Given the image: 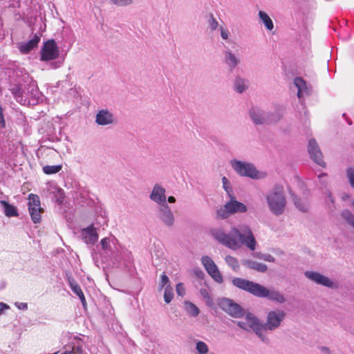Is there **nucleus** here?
<instances>
[{"label":"nucleus","mask_w":354,"mask_h":354,"mask_svg":"<svg viewBox=\"0 0 354 354\" xmlns=\"http://www.w3.org/2000/svg\"><path fill=\"white\" fill-rule=\"evenodd\" d=\"M212 234L220 243L232 250L239 249L242 245L246 246L250 250H254L256 248L255 237L247 225L233 227L228 234L222 229H214Z\"/></svg>","instance_id":"obj_1"},{"label":"nucleus","mask_w":354,"mask_h":354,"mask_svg":"<svg viewBox=\"0 0 354 354\" xmlns=\"http://www.w3.org/2000/svg\"><path fill=\"white\" fill-rule=\"evenodd\" d=\"M232 283L236 287L258 297H267L272 301L282 304L286 301L284 296L277 290H269L264 286L250 281L249 280L236 277L232 280Z\"/></svg>","instance_id":"obj_2"},{"label":"nucleus","mask_w":354,"mask_h":354,"mask_svg":"<svg viewBox=\"0 0 354 354\" xmlns=\"http://www.w3.org/2000/svg\"><path fill=\"white\" fill-rule=\"evenodd\" d=\"M266 202L270 211L274 215H281L286 209V198L281 186L274 187L266 194Z\"/></svg>","instance_id":"obj_3"},{"label":"nucleus","mask_w":354,"mask_h":354,"mask_svg":"<svg viewBox=\"0 0 354 354\" xmlns=\"http://www.w3.org/2000/svg\"><path fill=\"white\" fill-rule=\"evenodd\" d=\"M234 171L241 176L249 177L252 179H259L263 177L254 165L250 162L233 159L230 162Z\"/></svg>","instance_id":"obj_4"},{"label":"nucleus","mask_w":354,"mask_h":354,"mask_svg":"<svg viewBox=\"0 0 354 354\" xmlns=\"http://www.w3.org/2000/svg\"><path fill=\"white\" fill-rule=\"evenodd\" d=\"M236 324L241 328L245 330H253L263 342H268L267 335L266 334H262V324L254 315L251 313L247 314L244 320L239 321Z\"/></svg>","instance_id":"obj_5"},{"label":"nucleus","mask_w":354,"mask_h":354,"mask_svg":"<svg viewBox=\"0 0 354 354\" xmlns=\"http://www.w3.org/2000/svg\"><path fill=\"white\" fill-rule=\"evenodd\" d=\"M103 254L110 257L112 261L120 260V255L118 254V250L121 245L118 240L113 235L102 239L100 243Z\"/></svg>","instance_id":"obj_6"},{"label":"nucleus","mask_w":354,"mask_h":354,"mask_svg":"<svg viewBox=\"0 0 354 354\" xmlns=\"http://www.w3.org/2000/svg\"><path fill=\"white\" fill-rule=\"evenodd\" d=\"M286 317V313L281 310H274L268 312L265 324H262V334L266 330H274L279 328Z\"/></svg>","instance_id":"obj_7"},{"label":"nucleus","mask_w":354,"mask_h":354,"mask_svg":"<svg viewBox=\"0 0 354 354\" xmlns=\"http://www.w3.org/2000/svg\"><path fill=\"white\" fill-rule=\"evenodd\" d=\"M218 305L223 310L231 317L240 318L244 315V311L241 306L232 299L223 298L219 301Z\"/></svg>","instance_id":"obj_8"},{"label":"nucleus","mask_w":354,"mask_h":354,"mask_svg":"<svg viewBox=\"0 0 354 354\" xmlns=\"http://www.w3.org/2000/svg\"><path fill=\"white\" fill-rule=\"evenodd\" d=\"M59 55V49L53 39L45 42L41 49V60L52 61L57 59Z\"/></svg>","instance_id":"obj_9"},{"label":"nucleus","mask_w":354,"mask_h":354,"mask_svg":"<svg viewBox=\"0 0 354 354\" xmlns=\"http://www.w3.org/2000/svg\"><path fill=\"white\" fill-rule=\"evenodd\" d=\"M28 210L31 218L35 223H39L41 221V214L42 209L40 207V200L37 195L30 194L28 196Z\"/></svg>","instance_id":"obj_10"},{"label":"nucleus","mask_w":354,"mask_h":354,"mask_svg":"<svg viewBox=\"0 0 354 354\" xmlns=\"http://www.w3.org/2000/svg\"><path fill=\"white\" fill-rule=\"evenodd\" d=\"M305 276L310 280L314 281L317 284L322 285L330 288H337V283L317 272L306 271Z\"/></svg>","instance_id":"obj_11"},{"label":"nucleus","mask_w":354,"mask_h":354,"mask_svg":"<svg viewBox=\"0 0 354 354\" xmlns=\"http://www.w3.org/2000/svg\"><path fill=\"white\" fill-rule=\"evenodd\" d=\"M201 263L207 273L218 283L223 282V277L214 261L208 256L201 258Z\"/></svg>","instance_id":"obj_12"},{"label":"nucleus","mask_w":354,"mask_h":354,"mask_svg":"<svg viewBox=\"0 0 354 354\" xmlns=\"http://www.w3.org/2000/svg\"><path fill=\"white\" fill-rule=\"evenodd\" d=\"M308 151L310 158L317 165L324 167L325 162L323 160L322 151L315 139L308 141Z\"/></svg>","instance_id":"obj_13"},{"label":"nucleus","mask_w":354,"mask_h":354,"mask_svg":"<svg viewBox=\"0 0 354 354\" xmlns=\"http://www.w3.org/2000/svg\"><path fill=\"white\" fill-rule=\"evenodd\" d=\"M165 189L160 184H156L150 194L149 198L154 203L159 205V207L167 203V196Z\"/></svg>","instance_id":"obj_14"},{"label":"nucleus","mask_w":354,"mask_h":354,"mask_svg":"<svg viewBox=\"0 0 354 354\" xmlns=\"http://www.w3.org/2000/svg\"><path fill=\"white\" fill-rule=\"evenodd\" d=\"M158 217L168 227L172 226L174 223V216L167 204L158 207Z\"/></svg>","instance_id":"obj_15"},{"label":"nucleus","mask_w":354,"mask_h":354,"mask_svg":"<svg viewBox=\"0 0 354 354\" xmlns=\"http://www.w3.org/2000/svg\"><path fill=\"white\" fill-rule=\"evenodd\" d=\"M114 115L107 109L98 111L95 116V122L100 126H106L114 123Z\"/></svg>","instance_id":"obj_16"},{"label":"nucleus","mask_w":354,"mask_h":354,"mask_svg":"<svg viewBox=\"0 0 354 354\" xmlns=\"http://www.w3.org/2000/svg\"><path fill=\"white\" fill-rule=\"evenodd\" d=\"M81 236L82 240L86 243L94 245L98 239V234L93 225L84 228L81 232Z\"/></svg>","instance_id":"obj_17"},{"label":"nucleus","mask_w":354,"mask_h":354,"mask_svg":"<svg viewBox=\"0 0 354 354\" xmlns=\"http://www.w3.org/2000/svg\"><path fill=\"white\" fill-rule=\"evenodd\" d=\"M84 344L81 338L74 336L71 341V349L66 350L62 354H86L83 349Z\"/></svg>","instance_id":"obj_18"},{"label":"nucleus","mask_w":354,"mask_h":354,"mask_svg":"<svg viewBox=\"0 0 354 354\" xmlns=\"http://www.w3.org/2000/svg\"><path fill=\"white\" fill-rule=\"evenodd\" d=\"M230 198V201L225 204V207L231 214L237 212L244 213L247 211L248 208L245 205L236 201L233 196Z\"/></svg>","instance_id":"obj_19"},{"label":"nucleus","mask_w":354,"mask_h":354,"mask_svg":"<svg viewBox=\"0 0 354 354\" xmlns=\"http://www.w3.org/2000/svg\"><path fill=\"white\" fill-rule=\"evenodd\" d=\"M40 35L35 34L32 37L26 42L21 43L19 49L22 53H28L37 46L40 41Z\"/></svg>","instance_id":"obj_20"},{"label":"nucleus","mask_w":354,"mask_h":354,"mask_svg":"<svg viewBox=\"0 0 354 354\" xmlns=\"http://www.w3.org/2000/svg\"><path fill=\"white\" fill-rule=\"evenodd\" d=\"M118 254L120 257V260L113 261L114 263H118L121 266H127L129 264H131L133 262L131 252L126 248L121 245L120 247V250H118Z\"/></svg>","instance_id":"obj_21"},{"label":"nucleus","mask_w":354,"mask_h":354,"mask_svg":"<svg viewBox=\"0 0 354 354\" xmlns=\"http://www.w3.org/2000/svg\"><path fill=\"white\" fill-rule=\"evenodd\" d=\"M224 62L230 70L234 69L240 63L241 59L232 50L227 49L224 51Z\"/></svg>","instance_id":"obj_22"},{"label":"nucleus","mask_w":354,"mask_h":354,"mask_svg":"<svg viewBox=\"0 0 354 354\" xmlns=\"http://www.w3.org/2000/svg\"><path fill=\"white\" fill-rule=\"evenodd\" d=\"M294 84L297 88V97L301 99L310 93V91L306 86V82L301 77H296Z\"/></svg>","instance_id":"obj_23"},{"label":"nucleus","mask_w":354,"mask_h":354,"mask_svg":"<svg viewBox=\"0 0 354 354\" xmlns=\"http://www.w3.org/2000/svg\"><path fill=\"white\" fill-rule=\"evenodd\" d=\"M250 115L256 124L267 123V115L261 110L253 109L250 111Z\"/></svg>","instance_id":"obj_24"},{"label":"nucleus","mask_w":354,"mask_h":354,"mask_svg":"<svg viewBox=\"0 0 354 354\" xmlns=\"http://www.w3.org/2000/svg\"><path fill=\"white\" fill-rule=\"evenodd\" d=\"M68 281L69 286L73 290V292L78 296L83 306L86 304V299L84 295V293L80 288V286L77 284V283L72 278L68 277Z\"/></svg>","instance_id":"obj_25"},{"label":"nucleus","mask_w":354,"mask_h":354,"mask_svg":"<svg viewBox=\"0 0 354 354\" xmlns=\"http://www.w3.org/2000/svg\"><path fill=\"white\" fill-rule=\"evenodd\" d=\"M292 199L295 207L303 212H306L309 209V201L307 199L298 198L295 194H291Z\"/></svg>","instance_id":"obj_26"},{"label":"nucleus","mask_w":354,"mask_h":354,"mask_svg":"<svg viewBox=\"0 0 354 354\" xmlns=\"http://www.w3.org/2000/svg\"><path fill=\"white\" fill-rule=\"evenodd\" d=\"M243 264L248 268L253 269L258 272H264L267 270V266L266 264L259 263L252 260H245Z\"/></svg>","instance_id":"obj_27"},{"label":"nucleus","mask_w":354,"mask_h":354,"mask_svg":"<svg viewBox=\"0 0 354 354\" xmlns=\"http://www.w3.org/2000/svg\"><path fill=\"white\" fill-rule=\"evenodd\" d=\"M248 88V81L241 77H236L234 82V88L239 93H242Z\"/></svg>","instance_id":"obj_28"},{"label":"nucleus","mask_w":354,"mask_h":354,"mask_svg":"<svg viewBox=\"0 0 354 354\" xmlns=\"http://www.w3.org/2000/svg\"><path fill=\"white\" fill-rule=\"evenodd\" d=\"M258 15L261 22L264 25L266 28L270 31L272 30L274 28V24L268 15L262 10L259 11Z\"/></svg>","instance_id":"obj_29"},{"label":"nucleus","mask_w":354,"mask_h":354,"mask_svg":"<svg viewBox=\"0 0 354 354\" xmlns=\"http://www.w3.org/2000/svg\"><path fill=\"white\" fill-rule=\"evenodd\" d=\"M0 204L4 208V214L6 216H17L18 212L17 208L12 205L9 204L6 201H0Z\"/></svg>","instance_id":"obj_30"},{"label":"nucleus","mask_w":354,"mask_h":354,"mask_svg":"<svg viewBox=\"0 0 354 354\" xmlns=\"http://www.w3.org/2000/svg\"><path fill=\"white\" fill-rule=\"evenodd\" d=\"M186 312L192 317H197L199 315V308L192 302L186 301L184 303Z\"/></svg>","instance_id":"obj_31"},{"label":"nucleus","mask_w":354,"mask_h":354,"mask_svg":"<svg viewBox=\"0 0 354 354\" xmlns=\"http://www.w3.org/2000/svg\"><path fill=\"white\" fill-rule=\"evenodd\" d=\"M266 115H267V123H274L281 118L282 111L281 110H277L273 113H266Z\"/></svg>","instance_id":"obj_32"},{"label":"nucleus","mask_w":354,"mask_h":354,"mask_svg":"<svg viewBox=\"0 0 354 354\" xmlns=\"http://www.w3.org/2000/svg\"><path fill=\"white\" fill-rule=\"evenodd\" d=\"M42 169L46 174H54L58 173L62 169V165H46Z\"/></svg>","instance_id":"obj_33"},{"label":"nucleus","mask_w":354,"mask_h":354,"mask_svg":"<svg viewBox=\"0 0 354 354\" xmlns=\"http://www.w3.org/2000/svg\"><path fill=\"white\" fill-rule=\"evenodd\" d=\"M196 350L198 354H207L209 352V346L203 341H197L196 343Z\"/></svg>","instance_id":"obj_34"},{"label":"nucleus","mask_w":354,"mask_h":354,"mask_svg":"<svg viewBox=\"0 0 354 354\" xmlns=\"http://www.w3.org/2000/svg\"><path fill=\"white\" fill-rule=\"evenodd\" d=\"M225 262L227 264L231 267L234 271H236L239 268V264L238 260L232 257V256H227L225 259Z\"/></svg>","instance_id":"obj_35"},{"label":"nucleus","mask_w":354,"mask_h":354,"mask_svg":"<svg viewBox=\"0 0 354 354\" xmlns=\"http://www.w3.org/2000/svg\"><path fill=\"white\" fill-rule=\"evenodd\" d=\"M174 297L173 288L170 285H168L165 288L164 300L167 304L171 301Z\"/></svg>","instance_id":"obj_36"},{"label":"nucleus","mask_w":354,"mask_h":354,"mask_svg":"<svg viewBox=\"0 0 354 354\" xmlns=\"http://www.w3.org/2000/svg\"><path fill=\"white\" fill-rule=\"evenodd\" d=\"M222 183H223V187L227 192V195L230 197H232V194H233V190H232V188L231 187L229 180L225 176H223L222 178Z\"/></svg>","instance_id":"obj_37"},{"label":"nucleus","mask_w":354,"mask_h":354,"mask_svg":"<svg viewBox=\"0 0 354 354\" xmlns=\"http://www.w3.org/2000/svg\"><path fill=\"white\" fill-rule=\"evenodd\" d=\"M342 216L350 224L354 223V215L348 209L342 212Z\"/></svg>","instance_id":"obj_38"},{"label":"nucleus","mask_w":354,"mask_h":354,"mask_svg":"<svg viewBox=\"0 0 354 354\" xmlns=\"http://www.w3.org/2000/svg\"><path fill=\"white\" fill-rule=\"evenodd\" d=\"M111 3L118 7H126L133 3V0H110Z\"/></svg>","instance_id":"obj_39"},{"label":"nucleus","mask_w":354,"mask_h":354,"mask_svg":"<svg viewBox=\"0 0 354 354\" xmlns=\"http://www.w3.org/2000/svg\"><path fill=\"white\" fill-rule=\"evenodd\" d=\"M54 189L53 193L55 195L57 203H62L64 197V191L61 188L57 187H55Z\"/></svg>","instance_id":"obj_40"},{"label":"nucleus","mask_w":354,"mask_h":354,"mask_svg":"<svg viewBox=\"0 0 354 354\" xmlns=\"http://www.w3.org/2000/svg\"><path fill=\"white\" fill-rule=\"evenodd\" d=\"M220 32H221V37L223 40H225L226 41H230V37L231 36V34H230V30L226 27L221 26Z\"/></svg>","instance_id":"obj_41"},{"label":"nucleus","mask_w":354,"mask_h":354,"mask_svg":"<svg viewBox=\"0 0 354 354\" xmlns=\"http://www.w3.org/2000/svg\"><path fill=\"white\" fill-rule=\"evenodd\" d=\"M346 176L351 187L354 189V168H348L346 169Z\"/></svg>","instance_id":"obj_42"},{"label":"nucleus","mask_w":354,"mask_h":354,"mask_svg":"<svg viewBox=\"0 0 354 354\" xmlns=\"http://www.w3.org/2000/svg\"><path fill=\"white\" fill-rule=\"evenodd\" d=\"M230 214V212L226 209L225 205L223 207L217 210V216L221 218H227Z\"/></svg>","instance_id":"obj_43"},{"label":"nucleus","mask_w":354,"mask_h":354,"mask_svg":"<svg viewBox=\"0 0 354 354\" xmlns=\"http://www.w3.org/2000/svg\"><path fill=\"white\" fill-rule=\"evenodd\" d=\"M176 291L178 295L183 297L185 295V289L183 283H178L176 286Z\"/></svg>","instance_id":"obj_44"},{"label":"nucleus","mask_w":354,"mask_h":354,"mask_svg":"<svg viewBox=\"0 0 354 354\" xmlns=\"http://www.w3.org/2000/svg\"><path fill=\"white\" fill-rule=\"evenodd\" d=\"M218 26V23L216 19L212 17L209 21V28L211 30H215Z\"/></svg>","instance_id":"obj_45"},{"label":"nucleus","mask_w":354,"mask_h":354,"mask_svg":"<svg viewBox=\"0 0 354 354\" xmlns=\"http://www.w3.org/2000/svg\"><path fill=\"white\" fill-rule=\"evenodd\" d=\"M168 285H170L169 277L165 274H163L161 276L160 288H162L164 286L166 287Z\"/></svg>","instance_id":"obj_46"},{"label":"nucleus","mask_w":354,"mask_h":354,"mask_svg":"<svg viewBox=\"0 0 354 354\" xmlns=\"http://www.w3.org/2000/svg\"><path fill=\"white\" fill-rule=\"evenodd\" d=\"M12 93L15 95V98L17 100L18 98L23 97V91L19 87L13 88Z\"/></svg>","instance_id":"obj_47"},{"label":"nucleus","mask_w":354,"mask_h":354,"mask_svg":"<svg viewBox=\"0 0 354 354\" xmlns=\"http://www.w3.org/2000/svg\"><path fill=\"white\" fill-rule=\"evenodd\" d=\"M63 64V60H57L50 62V67L53 69H56L62 66Z\"/></svg>","instance_id":"obj_48"},{"label":"nucleus","mask_w":354,"mask_h":354,"mask_svg":"<svg viewBox=\"0 0 354 354\" xmlns=\"http://www.w3.org/2000/svg\"><path fill=\"white\" fill-rule=\"evenodd\" d=\"M15 306L19 310H26L28 309L27 303L17 301L15 303Z\"/></svg>","instance_id":"obj_49"},{"label":"nucleus","mask_w":354,"mask_h":354,"mask_svg":"<svg viewBox=\"0 0 354 354\" xmlns=\"http://www.w3.org/2000/svg\"><path fill=\"white\" fill-rule=\"evenodd\" d=\"M6 127V122L4 119V115L3 114V109L0 107V129H3Z\"/></svg>","instance_id":"obj_50"},{"label":"nucleus","mask_w":354,"mask_h":354,"mask_svg":"<svg viewBox=\"0 0 354 354\" xmlns=\"http://www.w3.org/2000/svg\"><path fill=\"white\" fill-rule=\"evenodd\" d=\"M326 195H327V198H328L326 203H330L332 205V207H335V199L333 197L331 192L328 190L326 192Z\"/></svg>","instance_id":"obj_51"},{"label":"nucleus","mask_w":354,"mask_h":354,"mask_svg":"<svg viewBox=\"0 0 354 354\" xmlns=\"http://www.w3.org/2000/svg\"><path fill=\"white\" fill-rule=\"evenodd\" d=\"M262 260L268 262H274V258L269 254H264L263 256L262 257Z\"/></svg>","instance_id":"obj_52"},{"label":"nucleus","mask_w":354,"mask_h":354,"mask_svg":"<svg viewBox=\"0 0 354 354\" xmlns=\"http://www.w3.org/2000/svg\"><path fill=\"white\" fill-rule=\"evenodd\" d=\"M9 306L3 302H0V316L3 314L4 310L9 309Z\"/></svg>","instance_id":"obj_53"},{"label":"nucleus","mask_w":354,"mask_h":354,"mask_svg":"<svg viewBox=\"0 0 354 354\" xmlns=\"http://www.w3.org/2000/svg\"><path fill=\"white\" fill-rule=\"evenodd\" d=\"M200 292H201V295L204 298L209 299V293H208V292H207V290L206 289H201Z\"/></svg>","instance_id":"obj_54"},{"label":"nucleus","mask_w":354,"mask_h":354,"mask_svg":"<svg viewBox=\"0 0 354 354\" xmlns=\"http://www.w3.org/2000/svg\"><path fill=\"white\" fill-rule=\"evenodd\" d=\"M321 351L326 354H330V350L328 348L323 346L321 348Z\"/></svg>","instance_id":"obj_55"},{"label":"nucleus","mask_w":354,"mask_h":354,"mask_svg":"<svg viewBox=\"0 0 354 354\" xmlns=\"http://www.w3.org/2000/svg\"><path fill=\"white\" fill-rule=\"evenodd\" d=\"M167 201L170 203H174L176 202V198L174 196H169Z\"/></svg>","instance_id":"obj_56"},{"label":"nucleus","mask_w":354,"mask_h":354,"mask_svg":"<svg viewBox=\"0 0 354 354\" xmlns=\"http://www.w3.org/2000/svg\"><path fill=\"white\" fill-rule=\"evenodd\" d=\"M30 86L32 88V91H33L34 88H37V86L34 82H32L30 84ZM35 92H37V89H35Z\"/></svg>","instance_id":"obj_57"},{"label":"nucleus","mask_w":354,"mask_h":354,"mask_svg":"<svg viewBox=\"0 0 354 354\" xmlns=\"http://www.w3.org/2000/svg\"><path fill=\"white\" fill-rule=\"evenodd\" d=\"M263 254H263V253H260V252H259V253H256L254 256H255L256 257H257V258L260 259H262V257L263 256Z\"/></svg>","instance_id":"obj_58"},{"label":"nucleus","mask_w":354,"mask_h":354,"mask_svg":"<svg viewBox=\"0 0 354 354\" xmlns=\"http://www.w3.org/2000/svg\"><path fill=\"white\" fill-rule=\"evenodd\" d=\"M326 176H327V175H326V174H322L319 175V176H318V177H319V180H320V181H321V180H322V179L323 178H326Z\"/></svg>","instance_id":"obj_59"},{"label":"nucleus","mask_w":354,"mask_h":354,"mask_svg":"<svg viewBox=\"0 0 354 354\" xmlns=\"http://www.w3.org/2000/svg\"><path fill=\"white\" fill-rule=\"evenodd\" d=\"M351 225H352V226L354 227V223H353V224H351Z\"/></svg>","instance_id":"obj_60"},{"label":"nucleus","mask_w":354,"mask_h":354,"mask_svg":"<svg viewBox=\"0 0 354 354\" xmlns=\"http://www.w3.org/2000/svg\"><path fill=\"white\" fill-rule=\"evenodd\" d=\"M353 205H354V201H353Z\"/></svg>","instance_id":"obj_61"}]
</instances>
